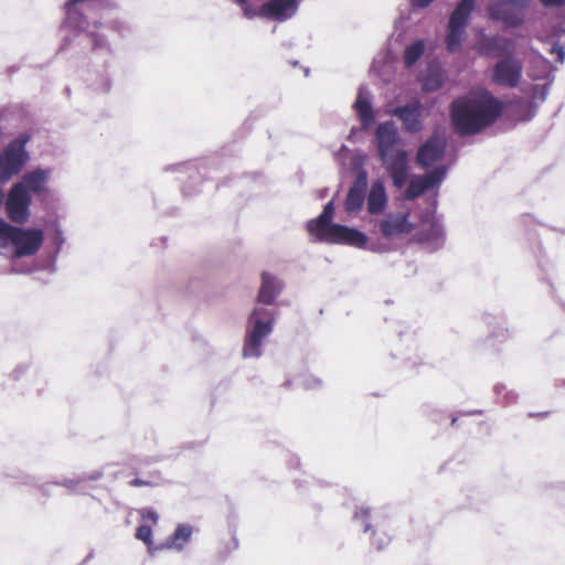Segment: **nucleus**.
I'll list each match as a JSON object with an SVG mask.
<instances>
[{"label": "nucleus", "mask_w": 565, "mask_h": 565, "mask_svg": "<svg viewBox=\"0 0 565 565\" xmlns=\"http://www.w3.org/2000/svg\"><path fill=\"white\" fill-rule=\"evenodd\" d=\"M503 111V104L484 88L470 90L450 104V121L461 137L475 136L490 127Z\"/></svg>", "instance_id": "1"}, {"label": "nucleus", "mask_w": 565, "mask_h": 565, "mask_svg": "<svg viewBox=\"0 0 565 565\" xmlns=\"http://www.w3.org/2000/svg\"><path fill=\"white\" fill-rule=\"evenodd\" d=\"M399 134L393 120L380 122L374 130L373 143L379 160L397 190L406 185L409 175L408 152L397 147Z\"/></svg>", "instance_id": "2"}, {"label": "nucleus", "mask_w": 565, "mask_h": 565, "mask_svg": "<svg viewBox=\"0 0 565 565\" xmlns=\"http://www.w3.org/2000/svg\"><path fill=\"white\" fill-rule=\"evenodd\" d=\"M64 8V25L76 31H85L90 25L102 26V20L116 8V4L111 0H68Z\"/></svg>", "instance_id": "3"}, {"label": "nucleus", "mask_w": 565, "mask_h": 565, "mask_svg": "<svg viewBox=\"0 0 565 565\" xmlns=\"http://www.w3.org/2000/svg\"><path fill=\"white\" fill-rule=\"evenodd\" d=\"M44 241V233L40 228H25L12 225L0 217L1 248L12 247V258L19 259L38 253Z\"/></svg>", "instance_id": "4"}, {"label": "nucleus", "mask_w": 565, "mask_h": 565, "mask_svg": "<svg viewBox=\"0 0 565 565\" xmlns=\"http://www.w3.org/2000/svg\"><path fill=\"white\" fill-rule=\"evenodd\" d=\"M274 312L256 307L248 317L242 355L244 359H258L263 355L264 340L273 332Z\"/></svg>", "instance_id": "5"}, {"label": "nucleus", "mask_w": 565, "mask_h": 565, "mask_svg": "<svg viewBox=\"0 0 565 565\" xmlns=\"http://www.w3.org/2000/svg\"><path fill=\"white\" fill-rule=\"evenodd\" d=\"M476 9V0H460L449 15L446 30V50L454 54L461 49L466 29Z\"/></svg>", "instance_id": "6"}, {"label": "nucleus", "mask_w": 565, "mask_h": 565, "mask_svg": "<svg viewBox=\"0 0 565 565\" xmlns=\"http://www.w3.org/2000/svg\"><path fill=\"white\" fill-rule=\"evenodd\" d=\"M532 0H492L487 11L489 18L500 22L505 29H518L526 21V12Z\"/></svg>", "instance_id": "7"}, {"label": "nucleus", "mask_w": 565, "mask_h": 565, "mask_svg": "<svg viewBox=\"0 0 565 565\" xmlns=\"http://www.w3.org/2000/svg\"><path fill=\"white\" fill-rule=\"evenodd\" d=\"M353 523L364 533L371 532L372 545L376 550L381 551L390 544L391 537L385 532L387 519L384 512H371L367 508H358L353 514Z\"/></svg>", "instance_id": "8"}, {"label": "nucleus", "mask_w": 565, "mask_h": 565, "mask_svg": "<svg viewBox=\"0 0 565 565\" xmlns=\"http://www.w3.org/2000/svg\"><path fill=\"white\" fill-rule=\"evenodd\" d=\"M31 140V136L26 132L19 134L1 151L6 168L12 179L19 174L30 160V153L26 145Z\"/></svg>", "instance_id": "9"}, {"label": "nucleus", "mask_w": 565, "mask_h": 565, "mask_svg": "<svg viewBox=\"0 0 565 565\" xmlns=\"http://www.w3.org/2000/svg\"><path fill=\"white\" fill-rule=\"evenodd\" d=\"M391 115L401 121L403 130L407 134L415 135L424 128V105L418 98L394 107Z\"/></svg>", "instance_id": "10"}, {"label": "nucleus", "mask_w": 565, "mask_h": 565, "mask_svg": "<svg viewBox=\"0 0 565 565\" xmlns=\"http://www.w3.org/2000/svg\"><path fill=\"white\" fill-rule=\"evenodd\" d=\"M31 203L30 193L20 185H12L7 196L4 195L3 202L8 218L15 224L26 223L30 217Z\"/></svg>", "instance_id": "11"}, {"label": "nucleus", "mask_w": 565, "mask_h": 565, "mask_svg": "<svg viewBox=\"0 0 565 565\" xmlns=\"http://www.w3.org/2000/svg\"><path fill=\"white\" fill-rule=\"evenodd\" d=\"M523 66L515 54L500 58L491 70V81L500 86L514 88L522 78Z\"/></svg>", "instance_id": "12"}, {"label": "nucleus", "mask_w": 565, "mask_h": 565, "mask_svg": "<svg viewBox=\"0 0 565 565\" xmlns=\"http://www.w3.org/2000/svg\"><path fill=\"white\" fill-rule=\"evenodd\" d=\"M447 149V138L440 130H434L429 138L419 146L415 162L422 169L430 168L441 160Z\"/></svg>", "instance_id": "13"}, {"label": "nucleus", "mask_w": 565, "mask_h": 565, "mask_svg": "<svg viewBox=\"0 0 565 565\" xmlns=\"http://www.w3.org/2000/svg\"><path fill=\"white\" fill-rule=\"evenodd\" d=\"M477 50L486 57L500 60L515 54V42L503 35L481 32L477 40Z\"/></svg>", "instance_id": "14"}, {"label": "nucleus", "mask_w": 565, "mask_h": 565, "mask_svg": "<svg viewBox=\"0 0 565 565\" xmlns=\"http://www.w3.org/2000/svg\"><path fill=\"white\" fill-rule=\"evenodd\" d=\"M417 239L429 252L441 248L445 244V228L441 221L436 216L423 220Z\"/></svg>", "instance_id": "15"}, {"label": "nucleus", "mask_w": 565, "mask_h": 565, "mask_svg": "<svg viewBox=\"0 0 565 565\" xmlns=\"http://www.w3.org/2000/svg\"><path fill=\"white\" fill-rule=\"evenodd\" d=\"M367 242L369 237L364 232L338 223L333 224L327 237V243L350 245L356 248H364Z\"/></svg>", "instance_id": "16"}, {"label": "nucleus", "mask_w": 565, "mask_h": 565, "mask_svg": "<svg viewBox=\"0 0 565 565\" xmlns=\"http://www.w3.org/2000/svg\"><path fill=\"white\" fill-rule=\"evenodd\" d=\"M300 0H267L263 3L264 19L285 22L296 15Z\"/></svg>", "instance_id": "17"}, {"label": "nucleus", "mask_w": 565, "mask_h": 565, "mask_svg": "<svg viewBox=\"0 0 565 565\" xmlns=\"http://www.w3.org/2000/svg\"><path fill=\"white\" fill-rule=\"evenodd\" d=\"M413 228L409 214L404 212L390 213L380 222V232L384 237L408 234Z\"/></svg>", "instance_id": "18"}, {"label": "nucleus", "mask_w": 565, "mask_h": 565, "mask_svg": "<svg viewBox=\"0 0 565 565\" xmlns=\"http://www.w3.org/2000/svg\"><path fill=\"white\" fill-rule=\"evenodd\" d=\"M367 183V172H362L360 175H355L344 201L347 212L356 213L362 210L366 198Z\"/></svg>", "instance_id": "19"}, {"label": "nucleus", "mask_w": 565, "mask_h": 565, "mask_svg": "<svg viewBox=\"0 0 565 565\" xmlns=\"http://www.w3.org/2000/svg\"><path fill=\"white\" fill-rule=\"evenodd\" d=\"M353 108L360 119L361 129L369 130L375 124V114L371 102V94L364 85H361L358 89Z\"/></svg>", "instance_id": "20"}, {"label": "nucleus", "mask_w": 565, "mask_h": 565, "mask_svg": "<svg viewBox=\"0 0 565 565\" xmlns=\"http://www.w3.org/2000/svg\"><path fill=\"white\" fill-rule=\"evenodd\" d=\"M260 278L262 282L257 294V301L270 306L282 292L285 284L276 275L268 271H263Z\"/></svg>", "instance_id": "21"}, {"label": "nucleus", "mask_w": 565, "mask_h": 565, "mask_svg": "<svg viewBox=\"0 0 565 565\" xmlns=\"http://www.w3.org/2000/svg\"><path fill=\"white\" fill-rule=\"evenodd\" d=\"M50 178V170L36 168L23 174L21 181L14 185H20L28 193L40 194L46 190V183Z\"/></svg>", "instance_id": "22"}, {"label": "nucleus", "mask_w": 565, "mask_h": 565, "mask_svg": "<svg viewBox=\"0 0 565 565\" xmlns=\"http://www.w3.org/2000/svg\"><path fill=\"white\" fill-rule=\"evenodd\" d=\"M367 212L372 215L382 213L387 206V195L385 184L377 179L372 182L366 196Z\"/></svg>", "instance_id": "23"}, {"label": "nucleus", "mask_w": 565, "mask_h": 565, "mask_svg": "<svg viewBox=\"0 0 565 565\" xmlns=\"http://www.w3.org/2000/svg\"><path fill=\"white\" fill-rule=\"evenodd\" d=\"M333 224L332 220L323 218V215L319 214L316 218L307 222L306 228L309 234L315 237V242L327 243V237L329 236L330 228Z\"/></svg>", "instance_id": "24"}, {"label": "nucleus", "mask_w": 565, "mask_h": 565, "mask_svg": "<svg viewBox=\"0 0 565 565\" xmlns=\"http://www.w3.org/2000/svg\"><path fill=\"white\" fill-rule=\"evenodd\" d=\"M554 71L555 68L553 67L552 63L543 55L539 54L533 58L531 76L534 79H546L548 84H552L555 78Z\"/></svg>", "instance_id": "25"}, {"label": "nucleus", "mask_w": 565, "mask_h": 565, "mask_svg": "<svg viewBox=\"0 0 565 565\" xmlns=\"http://www.w3.org/2000/svg\"><path fill=\"white\" fill-rule=\"evenodd\" d=\"M192 536V527L188 524H179L174 532L167 539L166 547L182 551Z\"/></svg>", "instance_id": "26"}, {"label": "nucleus", "mask_w": 565, "mask_h": 565, "mask_svg": "<svg viewBox=\"0 0 565 565\" xmlns=\"http://www.w3.org/2000/svg\"><path fill=\"white\" fill-rule=\"evenodd\" d=\"M445 79L444 70L439 66L431 65L422 79V88L427 93L436 92L444 85Z\"/></svg>", "instance_id": "27"}, {"label": "nucleus", "mask_w": 565, "mask_h": 565, "mask_svg": "<svg viewBox=\"0 0 565 565\" xmlns=\"http://www.w3.org/2000/svg\"><path fill=\"white\" fill-rule=\"evenodd\" d=\"M401 341L405 342L406 349L399 352V358L409 362L414 366L420 364L422 359L417 353V343L414 337L411 334H405L404 337H401Z\"/></svg>", "instance_id": "28"}, {"label": "nucleus", "mask_w": 565, "mask_h": 565, "mask_svg": "<svg viewBox=\"0 0 565 565\" xmlns=\"http://www.w3.org/2000/svg\"><path fill=\"white\" fill-rule=\"evenodd\" d=\"M425 42L422 39L415 40L412 44L407 45L404 51V63L407 67L413 66L424 54Z\"/></svg>", "instance_id": "29"}, {"label": "nucleus", "mask_w": 565, "mask_h": 565, "mask_svg": "<svg viewBox=\"0 0 565 565\" xmlns=\"http://www.w3.org/2000/svg\"><path fill=\"white\" fill-rule=\"evenodd\" d=\"M447 167L441 164V166H437L435 167L434 169L427 171L426 173H424L423 175H420L425 182V184L427 185V189L430 190V189H435V188H438L441 182L445 180L446 175H447Z\"/></svg>", "instance_id": "30"}, {"label": "nucleus", "mask_w": 565, "mask_h": 565, "mask_svg": "<svg viewBox=\"0 0 565 565\" xmlns=\"http://www.w3.org/2000/svg\"><path fill=\"white\" fill-rule=\"evenodd\" d=\"M406 184L407 186L404 192V199L408 201H413L428 191L427 185L420 175L414 177L411 180L407 179Z\"/></svg>", "instance_id": "31"}, {"label": "nucleus", "mask_w": 565, "mask_h": 565, "mask_svg": "<svg viewBox=\"0 0 565 565\" xmlns=\"http://www.w3.org/2000/svg\"><path fill=\"white\" fill-rule=\"evenodd\" d=\"M235 4L241 8L244 18H246L247 20H253L256 18L264 19L263 6L259 9H257L255 6L249 3L248 0H244V2H236Z\"/></svg>", "instance_id": "32"}, {"label": "nucleus", "mask_w": 565, "mask_h": 565, "mask_svg": "<svg viewBox=\"0 0 565 565\" xmlns=\"http://www.w3.org/2000/svg\"><path fill=\"white\" fill-rule=\"evenodd\" d=\"M53 484L65 487V488L72 490V491H75V492H78V493H84L82 488H81L82 482H81L79 475L74 477V478H65L63 480H56V481L53 482Z\"/></svg>", "instance_id": "33"}, {"label": "nucleus", "mask_w": 565, "mask_h": 565, "mask_svg": "<svg viewBox=\"0 0 565 565\" xmlns=\"http://www.w3.org/2000/svg\"><path fill=\"white\" fill-rule=\"evenodd\" d=\"M52 242H53V244L55 246V249H54V252H53V254L51 256V262H52V264H54L56 258H57V255L61 252L62 246H63V244L65 242L64 236H63V232L60 228H56L54 234L52 235Z\"/></svg>", "instance_id": "34"}, {"label": "nucleus", "mask_w": 565, "mask_h": 565, "mask_svg": "<svg viewBox=\"0 0 565 565\" xmlns=\"http://www.w3.org/2000/svg\"><path fill=\"white\" fill-rule=\"evenodd\" d=\"M365 160L366 158L362 153L354 154L351 158V169L355 172V175H360L362 172H367L364 169Z\"/></svg>", "instance_id": "35"}, {"label": "nucleus", "mask_w": 565, "mask_h": 565, "mask_svg": "<svg viewBox=\"0 0 565 565\" xmlns=\"http://www.w3.org/2000/svg\"><path fill=\"white\" fill-rule=\"evenodd\" d=\"M136 537L145 542L148 546L152 543V530L148 525H139L136 531Z\"/></svg>", "instance_id": "36"}, {"label": "nucleus", "mask_w": 565, "mask_h": 565, "mask_svg": "<svg viewBox=\"0 0 565 565\" xmlns=\"http://www.w3.org/2000/svg\"><path fill=\"white\" fill-rule=\"evenodd\" d=\"M510 337V331L504 327H495L489 333V339H497L500 342L505 341Z\"/></svg>", "instance_id": "37"}, {"label": "nucleus", "mask_w": 565, "mask_h": 565, "mask_svg": "<svg viewBox=\"0 0 565 565\" xmlns=\"http://www.w3.org/2000/svg\"><path fill=\"white\" fill-rule=\"evenodd\" d=\"M103 476L104 471L102 469L79 473L82 484L88 481H98Z\"/></svg>", "instance_id": "38"}, {"label": "nucleus", "mask_w": 565, "mask_h": 565, "mask_svg": "<svg viewBox=\"0 0 565 565\" xmlns=\"http://www.w3.org/2000/svg\"><path fill=\"white\" fill-rule=\"evenodd\" d=\"M110 87V79L106 76H100V78L94 83V89L100 93H108Z\"/></svg>", "instance_id": "39"}, {"label": "nucleus", "mask_w": 565, "mask_h": 565, "mask_svg": "<svg viewBox=\"0 0 565 565\" xmlns=\"http://www.w3.org/2000/svg\"><path fill=\"white\" fill-rule=\"evenodd\" d=\"M550 54H555L559 63H564L565 60V45L561 44L559 41L553 43Z\"/></svg>", "instance_id": "40"}, {"label": "nucleus", "mask_w": 565, "mask_h": 565, "mask_svg": "<svg viewBox=\"0 0 565 565\" xmlns=\"http://www.w3.org/2000/svg\"><path fill=\"white\" fill-rule=\"evenodd\" d=\"M140 516L145 521H151L152 523H157L159 520V514L152 508H143L140 510Z\"/></svg>", "instance_id": "41"}, {"label": "nucleus", "mask_w": 565, "mask_h": 565, "mask_svg": "<svg viewBox=\"0 0 565 565\" xmlns=\"http://www.w3.org/2000/svg\"><path fill=\"white\" fill-rule=\"evenodd\" d=\"M425 413L427 417L436 424H440L445 419V414L438 409L427 407Z\"/></svg>", "instance_id": "42"}, {"label": "nucleus", "mask_w": 565, "mask_h": 565, "mask_svg": "<svg viewBox=\"0 0 565 565\" xmlns=\"http://www.w3.org/2000/svg\"><path fill=\"white\" fill-rule=\"evenodd\" d=\"M552 84H548V82H546L545 84L543 85H535L534 86V93L536 96L540 97V99L542 102H544L546 98H547V95H548V89H550V86Z\"/></svg>", "instance_id": "43"}, {"label": "nucleus", "mask_w": 565, "mask_h": 565, "mask_svg": "<svg viewBox=\"0 0 565 565\" xmlns=\"http://www.w3.org/2000/svg\"><path fill=\"white\" fill-rule=\"evenodd\" d=\"M18 478L20 480V483L25 486L38 487L40 482V479L32 475H22Z\"/></svg>", "instance_id": "44"}, {"label": "nucleus", "mask_w": 565, "mask_h": 565, "mask_svg": "<svg viewBox=\"0 0 565 565\" xmlns=\"http://www.w3.org/2000/svg\"><path fill=\"white\" fill-rule=\"evenodd\" d=\"M502 404L504 406H509V405H512L514 403H516V399H518V395L515 392L513 391H507L503 396H502Z\"/></svg>", "instance_id": "45"}, {"label": "nucleus", "mask_w": 565, "mask_h": 565, "mask_svg": "<svg viewBox=\"0 0 565 565\" xmlns=\"http://www.w3.org/2000/svg\"><path fill=\"white\" fill-rule=\"evenodd\" d=\"M320 214L323 215V218L333 220V215H334V202H333V200L329 201L323 206V210H322V212Z\"/></svg>", "instance_id": "46"}, {"label": "nucleus", "mask_w": 565, "mask_h": 565, "mask_svg": "<svg viewBox=\"0 0 565 565\" xmlns=\"http://www.w3.org/2000/svg\"><path fill=\"white\" fill-rule=\"evenodd\" d=\"M92 39H93V47L95 50L97 49H103L106 46V40L103 35L100 34H97V33H92Z\"/></svg>", "instance_id": "47"}, {"label": "nucleus", "mask_w": 565, "mask_h": 565, "mask_svg": "<svg viewBox=\"0 0 565 565\" xmlns=\"http://www.w3.org/2000/svg\"><path fill=\"white\" fill-rule=\"evenodd\" d=\"M110 28L113 30L117 31L121 35H124L125 32L128 30L127 24L125 22L118 21V20L111 21L110 22Z\"/></svg>", "instance_id": "48"}, {"label": "nucleus", "mask_w": 565, "mask_h": 565, "mask_svg": "<svg viewBox=\"0 0 565 565\" xmlns=\"http://www.w3.org/2000/svg\"><path fill=\"white\" fill-rule=\"evenodd\" d=\"M545 8H561L565 6V0H540Z\"/></svg>", "instance_id": "49"}, {"label": "nucleus", "mask_w": 565, "mask_h": 565, "mask_svg": "<svg viewBox=\"0 0 565 565\" xmlns=\"http://www.w3.org/2000/svg\"><path fill=\"white\" fill-rule=\"evenodd\" d=\"M563 36H565V28L555 26L552 32V38L559 41Z\"/></svg>", "instance_id": "50"}, {"label": "nucleus", "mask_w": 565, "mask_h": 565, "mask_svg": "<svg viewBox=\"0 0 565 565\" xmlns=\"http://www.w3.org/2000/svg\"><path fill=\"white\" fill-rule=\"evenodd\" d=\"M25 370H26V365H19V366H17L13 370L12 374H11L12 379L13 380H19L20 376L24 373Z\"/></svg>", "instance_id": "51"}, {"label": "nucleus", "mask_w": 565, "mask_h": 565, "mask_svg": "<svg viewBox=\"0 0 565 565\" xmlns=\"http://www.w3.org/2000/svg\"><path fill=\"white\" fill-rule=\"evenodd\" d=\"M412 6L418 7V8H426L430 3H433L435 0H409Z\"/></svg>", "instance_id": "52"}, {"label": "nucleus", "mask_w": 565, "mask_h": 565, "mask_svg": "<svg viewBox=\"0 0 565 565\" xmlns=\"http://www.w3.org/2000/svg\"><path fill=\"white\" fill-rule=\"evenodd\" d=\"M130 486L131 487H146V486H151V483L147 480H143V479H140V478H135L132 479L130 482Z\"/></svg>", "instance_id": "53"}, {"label": "nucleus", "mask_w": 565, "mask_h": 565, "mask_svg": "<svg viewBox=\"0 0 565 565\" xmlns=\"http://www.w3.org/2000/svg\"><path fill=\"white\" fill-rule=\"evenodd\" d=\"M507 391H508V390H507L505 385H504V384H502V383H498V384H495V385H494V387H493V392H494V394H495V395H498V396H501V395L503 396V394H504Z\"/></svg>", "instance_id": "54"}, {"label": "nucleus", "mask_w": 565, "mask_h": 565, "mask_svg": "<svg viewBox=\"0 0 565 565\" xmlns=\"http://www.w3.org/2000/svg\"><path fill=\"white\" fill-rule=\"evenodd\" d=\"M369 249L373 253H384L386 248L382 244H372Z\"/></svg>", "instance_id": "55"}, {"label": "nucleus", "mask_w": 565, "mask_h": 565, "mask_svg": "<svg viewBox=\"0 0 565 565\" xmlns=\"http://www.w3.org/2000/svg\"><path fill=\"white\" fill-rule=\"evenodd\" d=\"M38 487H39L40 491H41L44 495H46V497H49V495H50V484H49V483H44V484H40V483H39V486H38Z\"/></svg>", "instance_id": "56"}, {"label": "nucleus", "mask_w": 565, "mask_h": 565, "mask_svg": "<svg viewBox=\"0 0 565 565\" xmlns=\"http://www.w3.org/2000/svg\"><path fill=\"white\" fill-rule=\"evenodd\" d=\"M494 319H495V318H494V316H492V315H490V313H484V315L482 316V320H483V322H484V323H487V324H491V323H492V321H493Z\"/></svg>", "instance_id": "57"}, {"label": "nucleus", "mask_w": 565, "mask_h": 565, "mask_svg": "<svg viewBox=\"0 0 565 565\" xmlns=\"http://www.w3.org/2000/svg\"><path fill=\"white\" fill-rule=\"evenodd\" d=\"M358 131H359V128L352 127L350 130V134L348 136V140L353 141V138L355 137V134H358Z\"/></svg>", "instance_id": "58"}, {"label": "nucleus", "mask_w": 565, "mask_h": 565, "mask_svg": "<svg viewBox=\"0 0 565 565\" xmlns=\"http://www.w3.org/2000/svg\"><path fill=\"white\" fill-rule=\"evenodd\" d=\"M191 167H192V164H190V163H181V164L175 166V169L188 171Z\"/></svg>", "instance_id": "59"}, {"label": "nucleus", "mask_w": 565, "mask_h": 565, "mask_svg": "<svg viewBox=\"0 0 565 565\" xmlns=\"http://www.w3.org/2000/svg\"><path fill=\"white\" fill-rule=\"evenodd\" d=\"M480 414H482L481 411H470V412L462 413V415H465V416H472V415H480Z\"/></svg>", "instance_id": "60"}, {"label": "nucleus", "mask_w": 565, "mask_h": 565, "mask_svg": "<svg viewBox=\"0 0 565 565\" xmlns=\"http://www.w3.org/2000/svg\"><path fill=\"white\" fill-rule=\"evenodd\" d=\"M11 273H14V274H21V273H25L24 270H19L17 268H12L11 269Z\"/></svg>", "instance_id": "61"}, {"label": "nucleus", "mask_w": 565, "mask_h": 565, "mask_svg": "<svg viewBox=\"0 0 565 565\" xmlns=\"http://www.w3.org/2000/svg\"><path fill=\"white\" fill-rule=\"evenodd\" d=\"M457 423V417L456 416H452L451 417V420H450V424L451 425H455Z\"/></svg>", "instance_id": "62"}, {"label": "nucleus", "mask_w": 565, "mask_h": 565, "mask_svg": "<svg viewBox=\"0 0 565 565\" xmlns=\"http://www.w3.org/2000/svg\"><path fill=\"white\" fill-rule=\"evenodd\" d=\"M341 151H348V147L345 145H342L341 148H340Z\"/></svg>", "instance_id": "63"}, {"label": "nucleus", "mask_w": 565, "mask_h": 565, "mask_svg": "<svg viewBox=\"0 0 565 565\" xmlns=\"http://www.w3.org/2000/svg\"><path fill=\"white\" fill-rule=\"evenodd\" d=\"M183 193L186 195L190 194V192H188L186 189H183Z\"/></svg>", "instance_id": "64"}]
</instances>
